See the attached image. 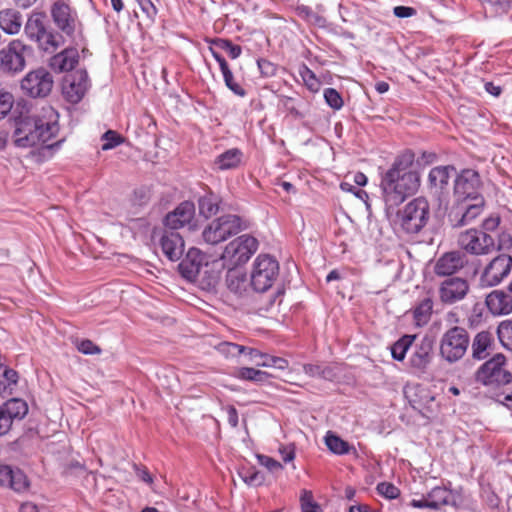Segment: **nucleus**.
Instances as JSON below:
<instances>
[{
	"mask_svg": "<svg viewBox=\"0 0 512 512\" xmlns=\"http://www.w3.org/2000/svg\"><path fill=\"white\" fill-rule=\"evenodd\" d=\"M14 97L9 92L0 93V120L3 119L12 109Z\"/></svg>",
	"mask_w": 512,
	"mask_h": 512,
	"instance_id": "5fc2aeb1",
	"label": "nucleus"
},
{
	"mask_svg": "<svg viewBox=\"0 0 512 512\" xmlns=\"http://www.w3.org/2000/svg\"><path fill=\"white\" fill-rule=\"evenodd\" d=\"M433 310L431 298H424L414 309V318L418 324L427 323Z\"/></svg>",
	"mask_w": 512,
	"mask_h": 512,
	"instance_id": "79ce46f5",
	"label": "nucleus"
},
{
	"mask_svg": "<svg viewBox=\"0 0 512 512\" xmlns=\"http://www.w3.org/2000/svg\"><path fill=\"white\" fill-rule=\"evenodd\" d=\"M377 492L387 498V499H396L400 495V490L398 487H396L394 484L389 482H380L377 484L376 487Z\"/></svg>",
	"mask_w": 512,
	"mask_h": 512,
	"instance_id": "3c124183",
	"label": "nucleus"
},
{
	"mask_svg": "<svg viewBox=\"0 0 512 512\" xmlns=\"http://www.w3.org/2000/svg\"><path fill=\"white\" fill-rule=\"evenodd\" d=\"M222 76L226 87L236 96L245 97L247 92L244 87L235 80L233 72L230 68L222 71Z\"/></svg>",
	"mask_w": 512,
	"mask_h": 512,
	"instance_id": "c03bdc74",
	"label": "nucleus"
},
{
	"mask_svg": "<svg viewBox=\"0 0 512 512\" xmlns=\"http://www.w3.org/2000/svg\"><path fill=\"white\" fill-rule=\"evenodd\" d=\"M492 344L493 336L490 332L477 333L472 342V357L476 360L485 359L489 355Z\"/></svg>",
	"mask_w": 512,
	"mask_h": 512,
	"instance_id": "7c9ffc66",
	"label": "nucleus"
},
{
	"mask_svg": "<svg viewBox=\"0 0 512 512\" xmlns=\"http://www.w3.org/2000/svg\"><path fill=\"white\" fill-rule=\"evenodd\" d=\"M301 512H322L319 504L313 501L312 494L305 491L301 497Z\"/></svg>",
	"mask_w": 512,
	"mask_h": 512,
	"instance_id": "6e6d98bb",
	"label": "nucleus"
},
{
	"mask_svg": "<svg viewBox=\"0 0 512 512\" xmlns=\"http://www.w3.org/2000/svg\"><path fill=\"white\" fill-rule=\"evenodd\" d=\"M219 350L227 356L236 357L246 352V346L224 342L219 345Z\"/></svg>",
	"mask_w": 512,
	"mask_h": 512,
	"instance_id": "864d4df0",
	"label": "nucleus"
},
{
	"mask_svg": "<svg viewBox=\"0 0 512 512\" xmlns=\"http://www.w3.org/2000/svg\"><path fill=\"white\" fill-rule=\"evenodd\" d=\"M22 26V16L19 12L6 9L0 12V28L7 34H17Z\"/></svg>",
	"mask_w": 512,
	"mask_h": 512,
	"instance_id": "2f4dec72",
	"label": "nucleus"
},
{
	"mask_svg": "<svg viewBox=\"0 0 512 512\" xmlns=\"http://www.w3.org/2000/svg\"><path fill=\"white\" fill-rule=\"evenodd\" d=\"M393 13L398 18H408L416 14V10L409 6H396Z\"/></svg>",
	"mask_w": 512,
	"mask_h": 512,
	"instance_id": "69168bd1",
	"label": "nucleus"
},
{
	"mask_svg": "<svg viewBox=\"0 0 512 512\" xmlns=\"http://www.w3.org/2000/svg\"><path fill=\"white\" fill-rule=\"evenodd\" d=\"M226 285L234 294L242 295L247 288L246 274L237 268L227 269Z\"/></svg>",
	"mask_w": 512,
	"mask_h": 512,
	"instance_id": "72a5a7b5",
	"label": "nucleus"
},
{
	"mask_svg": "<svg viewBox=\"0 0 512 512\" xmlns=\"http://www.w3.org/2000/svg\"><path fill=\"white\" fill-rule=\"evenodd\" d=\"M51 17L56 27L68 37H73L78 24V16L64 0L55 1L51 6Z\"/></svg>",
	"mask_w": 512,
	"mask_h": 512,
	"instance_id": "dca6fc26",
	"label": "nucleus"
},
{
	"mask_svg": "<svg viewBox=\"0 0 512 512\" xmlns=\"http://www.w3.org/2000/svg\"><path fill=\"white\" fill-rule=\"evenodd\" d=\"M437 159V155L434 152L423 151L417 159L419 165H430Z\"/></svg>",
	"mask_w": 512,
	"mask_h": 512,
	"instance_id": "338daca9",
	"label": "nucleus"
},
{
	"mask_svg": "<svg viewBox=\"0 0 512 512\" xmlns=\"http://www.w3.org/2000/svg\"><path fill=\"white\" fill-rule=\"evenodd\" d=\"M486 13L499 17L512 10V0H479Z\"/></svg>",
	"mask_w": 512,
	"mask_h": 512,
	"instance_id": "c9c22d12",
	"label": "nucleus"
},
{
	"mask_svg": "<svg viewBox=\"0 0 512 512\" xmlns=\"http://www.w3.org/2000/svg\"><path fill=\"white\" fill-rule=\"evenodd\" d=\"M24 33L44 52L53 53L64 43L62 35L47 27L46 16L42 12H34L28 17Z\"/></svg>",
	"mask_w": 512,
	"mask_h": 512,
	"instance_id": "7ed1b4c3",
	"label": "nucleus"
},
{
	"mask_svg": "<svg viewBox=\"0 0 512 512\" xmlns=\"http://www.w3.org/2000/svg\"><path fill=\"white\" fill-rule=\"evenodd\" d=\"M207 271H202V275L198 280H201L208 288L215 287L221 278V273L227 269L226 265L222 262V258L214 259L211 262L205 261L204 265Z\"/></svg>",
	"mask_w": 512,
	"mask_h": 512,
	"instance_id": "c85d7f7f",
	"label": "nucleus"
},
{
	"mask_svg": "<svg viewBox=\"0 0 512 512\" xmlns=\"http://www.w3.org/2000/svg\"><path fill=\"white\" fill-rule=\"evenodd\" d=\"M195 215V205L191 201L181 202L164 218V225L170 230H178L189 224Z\"/></svg>",
	"mask_w": 512,
	"mask_h": 512,
	"instance_id": "412c9836",
	"label": "nucleus"
},
{
	"mask_svg": "<svg viewBox=\"0 0 512 512\" xmlns=\"http://www.w3.org/2000/svg\"><path fill=\"white\" fill-rule=\"evenodd\" d=\"M243 156L239 148H231L219 154L214 164L221 171L236 169L241 165Z\"/></svg>",
	"mask_w": 512,
	"mask_h": 512,
	"instance_id": "c756f323",
	"label": "nucleus"
},
{
	"mask_svg": "<svg viewBox=\"0 0 512 512\" xmlns=\"http://www.w3.org/2000/svg\"><path fill=\"white\" fill-rule=\"evenodd\" d=\"M298 73L309 91L313 93L319 91L320 82L315 73L306 64L299 66Z\"/></svg>",
	"mask_w": 512,
	"mask_h": 512,
	"instance_id": "a19ab883",
	"label": "nucleus"
},
{
	"mask_svg": "<svg viewBox=\"0 0 512 512\" xmlns=\"http://www.w3.org/2000/svg\"><path fill=\"white\" fill-rule=\"evenodd\" d=\"M474 203L466 204L463 206V210L461 213H455V223L454 226L462 227L472 223L483 211L484 208V198L477 197V199H473Z\"/></svg>",
	"mask_w": 512,
	"mask_h": 512,
	"instance_id": "bb28decb",
	"label": "nucleus"
},
{
	"mask_svg": "<svg viewBox=\"0 0 512 512\" xmlns=\"http://www.w3.org/2000/svg\"><path fill=\"white\" fill-rule=\"evenodd\" d=\"M323 97L326 104L333 110H340L344 105L341 94L334 88L324 89Z\"/></svg>",
	"mask_w": 512,
	"mask_h": 512,
	"instance_id": "09e8293b",
	"label": "nucleus"
},
{
	"mask_svg": "<svg viewBox=\"0 0 512 512\" xmlns=\"http://www.w3.org/2000/svg\"><path fill=\"white\" fill-rule=\"evenodd\" d=\"M160 246L164 255L170 261H177L184 252V241L182 236L175 230H166L161 239Z\"/></svg>",
	"mask_w": 512,
	"mask_h": 512,
	"instance_id": "b1692460",
	"label": "nucleus"
},
{
	"mask_svg": "<svg viewBox=\"0 0 512 512\" xmlns=\"http://www.w3.org/2000/svg\"><path fill=\"white\" fill-rule=\"evenodd\" d=\"M322 365L307 363L303 365V371L306 375L313 378H321Z\"/></svg>",
	"mask_w": 512,
	"mask_h": 512,
	"instance_id": "0e129e2a",
	"label": "nucleus"
},
{
	"mask_svg": "<svg viewBox=\"0 0 512 512\" xmlns=\"http://www.w3.org/2000/svg\"><path fill=\"white\" fill-rule=\"evenodd\" d=\"M462 498L458 490L451 488V483L448 485L442 484L433 487L421 499H412L409 505L418 509H433L438 510L443 506L458 507L461 504Z\"/></svg>",
	"mask_w": 512,
	"mask_h": 512,
	"instance_id": "1a4fd4ad",
	"label": "nucleus"
},
{
	"mask_svg": "<svg viewBox=\"0 0 512 512\" xmlns=\"http://www.w3.org/2000/svg\"><path fill=\"white\" fill-rule=\"evenodd\" d=\"M257 66L261 75L267 78L274 76L277 72V66L267 59H258Z\"/></svg>",
	"mask_w": 512,
	"mask_h": 512,
	"instance_id": "13d9d810",
	"label": "nucleus"
},
{
	"mask_svg": "<svg viewBox=\"0 0 512 512\" xmlns=\"http://www.w3.org/2000/svg\"><path fill=\"white\" fill-rule=\"evenodd\" d=\"M51 73L43 68L28 72L21 80L20 87L23 93L32 98H43L50 94L53 88Z\"/></svg>",
	"mask_w": 512,
	"mask_h": 512,
	"instance_id": "f8f14e48",
	"label": "nucleus"
},
{
	"mask_svg": "<svg viewBox=\"0 0 512 512\" xmlns=\"http://www.w3.org/2000/svg\"><path fill=\"white\" fill-rule=\"evenodd\" d=\"M469 291L467 280L460 277H448L439 286V298L444 304H454L465 298Z\"/></svg>",
	"mask_w": 512,
	"mask_h": 512,
	"instance_id": "aec40b11",
	"label": "nucleus"
},
{
	"mask_svg": "<svg viewBox=\"0 0 512 512\" xmlns=\"http://www.w3.org/2000/svg\"><path fill=\"white\" fill-rule=\"evenodd\" d=\"M480 176L473 169H463L455 178L454 195L458 201H466L482 197L479 190Z\"/></svg>",
	"mask_w": 512,
	"mask_h": 512,
	"instance_id": "2eb2a0df",
	"label": "nucleus"
},
{
	"mask_svg": "<svg viewBox=\"0 0 512 512\" xmlns=\"http://www.w3.org/2000/svg\"><path fill=\"white\" fill-rule=\"evenodd\" d=\"M0 486L21 493L28 489L29 481L22 470L10 465H0Z\"/></svg>",
	"mask_w": 512,
	"mask_h": 512,
	"instance_id": "4be33fe9",
	"label": "nucleus"
},
{
	"mask_svg": "<svg viewBox=\"0 0 512 512\" xmlns=\"http://www.w3.org/2000/svg\"><path fill=\"white\" fill-rule=\"evenodd\" d=\"M295 13L301 19L316 25H320L323 22V18L316 14L309 6L307 5H297L295 7Z\"/></svg>",
	"mask_w": 512,
	"mask_h": 512,
	"instance_id": "de8ad7c7",
	"label": "nucleus"
},
{
	"mask_svg": "<svg viewBox=\"0 0 512 512\" xmlns=\"http://www.w3.org/2000/svg\"><path fill=\"white\" fill-rule=\"evenodd\" d=\"M416 340L415 335H404L399 338L392 346H391V355L392 358L396 361H403L408 350L411 349L412 344Z\"/></svg>",
	"mask_w": 512,
	"mask_h": 512,
	"instance_id": "e433bc0d",
	"label": "nucleus"
},
{
	"mask_svg": "<svg viewBox=\"0 0 512 512\" xmlns=\"http://www.w3.org/2000/svg\"><path fill=\"white\" fill-rule=\"evenodd\" d=\"M278 261L267 254H259L251 268L250 285L255 292L263 293L269 290L279 276Z\"/></svg>",
	"mask_w": 512,
	"mask_h": 512,
	"instance_id": "0eeeda50",
	"label": "nucleus"
},
{
	"mask_svg": "<svg viewBox=\"0 0 512 512\" xmlns=\"http://www.w3.org/2000/svg\"><path fill=\"white\" fill-rule=\"evenodd\" d=\"M226 412L229 425L233 428L237 427L239 423L237 409L233 405H228L226 408Z\"/></svg>",
	"mask_w": 512,
	"mask_h": 512,
	"instance_id": "774afa93",
	"label": "nucleus"
},
{
	"mask_svg": "<svg viewBox=\"0 0 512 512\" xmlns=\"http://www.w3.org/2000/svg\"><path fill=\"white\" fill-rule=\"evenodd\" d=\"M476 381L485 386L498 388L512 382V374L506 368V358L503 354H496L483 363L475 375Z\"/></svg>",
	"mask_w": 512,
	"mask_h": 512,
	"instance_id": "6e6552de",
	"label": "nucleus"
},
{
	"mask_svg": "<svg viewBox=\"0 0 512 512\" xmlns=\"http://www.w3.org/2000/svg\"><path fill=\"white\" fill-rule=\"evenodd\" d=\"M486 305L493 315H507L512 312L511 295L495 290L487 295Z\"/></svg>",
	"mask_w": 512,
	"mask_h": 512,
	"instance_id": "393cba45",
	"label": "nucleus"
},
{
	"mask_svg": "<svg viewBox=\"0 0 512 512\" xmlns=\"http://www.w3.org/2000/svg\"><path fill=\"white\" fill-rule=\"evenodd\" d=\"M32 55V47L21 40H13L0 52V66L4 72L19 73L25 68L27 58Z\"/></svg>",
	"mask_w": 512,
	"mask_h": 512,
	"instance_id": "9b49d317",
	"label": "nucleus"
},
{
	"mask_svg": "<svg viewBox=\"0 0 512 512\" xmlns=\"http://www.w3.org/2000/svg\"><path fill=\"white\" fill-rule=\"evenodd\" d=\"M430 217V205L426 198L417 197L408 202L397 213V224L406 234H417L427 224Z\"/></svg>",
	"mask_w": 512,
	"mask_h": 512,
	"instance_id": "39448f33",
	"label": "nucleus"
},
{
	"mask_svg": "<svg viewBox=\"0 0 512 512\" xmlns=\"http://www.w3.org/2000/svg\"><path fill=\"white\" fill-rule=\"evenodd\" d=\"M258 462L264 466L268 471L275 473L283 469V465L274 458L266 455H258Z\"/></svg>",
	"mask_w": 512,
	"mask_h": 512,
	"instance_id": "4d7b16f0",
	"label": "nucleus"
},
{
	"mask_svg": "<svg viewBox=\"0 0 512 512\" xmlns=\"http://www.w3.org/2000/svg\"><path fill=\"white\" fill-rule=\"evenodd\" d=\"M211 44L228 53L231 59H237L242 53L240 45L234 44L231 40L223 38H215L211 40Z\"/></svg>",
	"mask_w": 512,
	"mask_h": 512,
	"instance_id": "37998d69",
	"label": "nucleus"
},
{
	"mask_svg": "<svg viewBox=\"0 0 512 512\" xmlns=\"http://www.w3.org/2000/svg\"><path fill=\"white\" fill-rule=\"evenodd\" d=\"M512 257L500 254L495 257L484 269L480 281L482 286L492 287L498 285L511 271Z\"/></svg>",
	"mask_w": 512,
	"mask_h": 512,
	"instance_id": "a211bd4d",
	"label": "nucleus"
},
{
	"mask_svg": "<svg viewBox=\"0 0 512 512\" xmlns=\"http://www.w3.org/2000/svg\"><path fill=\"white\" fill-rule=\"evenodd\" d=\"M18 382V373L12 368L0 364V390L16 385Z\"/></svg>",
	"mask_w": 512,
	"mask_h": 512,
	"instance_id": "49530a36",
	"label": "nucleus"
},
{
	"mask_svg": "<svg viewBox=\"0 0 512 512\" xmlns=\"http://www.w3.org/2000/svg\"><path fill=\"white\" fill-rule=\"evenodd\" d=\"M470 344L468 331L459 326L448 329L440 340V355L448 363L462 359Z\"/></svg>",
	"mask_w": 512,
	"mask_h": 512,
	"instance_id": "9d476101",
	"label": "nucleus"
},
{
	"mask_svg": "<svg viewBox=\"0 0 512 512\" xmlns=\"http://www.w3.org/2000/svg\"><path fill=\"white\" fill-rule=\"evenodd\" d=\"M0 407L12 424L15 420H22L28 413L27 403L20 398L9 399Z\"/></svg>",
	"mask_w": 512,
	"mask_h": 512,
	"instance_id": "473e14b6",
	"label": "nucleus"
},
{
	"mask_svg": "<svg viewBox=\"0 0 512 512\" xmlns=\"http://www.w3.org/2000/svg\"><path fill=\"white\" fill-rule=\"evenodd\" d=\"M90 87L88 73L85 70H75L64 76L62 81V94L72 103H79Z\"/></svg>",
	"mask_w": 512,
	"mask_h": 512,
	"instance_id": "4468645a",
	"label": "nucleus"
},
{
	"mask_svg": "<svg viewBox=\"0 0 512 512\" xmlns=\"http://www.w3.org/2000/svg\"><path fill=\"white\" fill-rule=\"evenodd\" d=\"M325 443L328 449L337 455H345L350 452V445L348 442L341 439L339 436L328 432L325 436Z\"/></svg>",
	"mask_w": 512,
	"mask_h": 512,
	"instance_id": "4c0bfd02",
	"label": "nucleus"
},
{
	"mask_svg": "<svg viewBox=\"0 0 512 512\" xmlns=\"http://www.w3.org/2000/svg\"><path fill=\"white\" fill-rule=\"evenodd\" d=\"M458 244L466 253L471 255H487L495 247L493 237L482 230L467 229L458 238Z\"/></svg>",
	"mask_w": 512,
	"mask_h": 512,
	"instance_id": "ddd939ff",
	"label": "nucleus"
},
{
	"mask_svg": "<svg viewBox=\"0 0 512 512\" xmlns=\"http://www.w3.org/2000/svg\"><path fill=\"white\" fill-rule=\"evenodd\" d=\"M497 334L502 345L512 351V321L501 322L497 328Z\"/></svg>",
	"mask_w": 512,
	"mask_h": 512,
	"instance_id": "a18cd8bd",
	"label": "nucleus"
},
{
	"mask_svg": "<svg viewBox=\"0 0 512 512\" xmlns=\"http://www.w3.org/2000/svg\"><path fill=\"white\" fill-rule=\"evenodd\" d=\"M207 256L197 248H190L186 256L179 263V272L183 278L189 281H197L202 275V271H207L204 263Z\"/></svg>",
	"mask_w": 512,
	"mask_h": 512,
	"instance_id": "6ab92c4d",
	"label": "nucleus"
},
{
	"mask_svg": "<svg viewBox=\"0 0 512 512\" xmlns=\"http://www.w3.org/2000/svg\"><path fill=\"white\" fill-rule=\"evenodd\" d=\"M465 256L460 251L444 253L436 262L434 271L438 276L451 277L463 268Z\"/></svg>",
	"mask_w": 512,
	"mask_h": 512,
	"instance_id": "5701e85b",
	"label": "nucleus"
},
{
	"mask_svg": "<svg viewBox=\"0 0 512 512\" xmlns=\"http://www.w3.org/2000/svg\"><path fill=\"white\" fill-rule=\"evenodd\" d=\"M433 341L425 336L418 341H414L410 349L408 365L414 373H423L429 367L432 361Z\"/></svg>",
	"mask_w": 512,
	"mask_h": 512,
	"instance_id": "f3484780",
	"label": "nucleus"
},
{
	"mask_svg": "<svg viewBox=\"0 0 512 512\" xmlns=\"http://www.w3.org/2000/svg\"><path fill=\"white\" fill-rule=\"evenodd\" d=\"M237 378L255 383H264L270 378V374L251 367H242L237 372Z\"/></svg>",
	"mask_w": 512,
	"mask_h": 512,
	"instance_id": "58836bf2",
	"label": "nucleus"
},
{
	"mask_svg": "<svg viewBox=\"0 0 512 512\" xmlns=\"http://www.w3.org/2000/svg\"><path fill=\"white\" fill-rule=\"evenodd\" d=\"M501 219L498 215H491L487 218H485L482 222V231L486 232H493L495 231L499 225H500Z\"/></svg>",
	"mask_w": 512,
	"mask_h": 512,
	"instance_id": "052dcab7",
	"label": "nucleus"
},
{
	"mask_svg": "<svg viewBox=\"0 0 512 512\" xmlns=\"http://www.w3.org/2000/svg\"><path fill=\"white\" fill-rule=\"evenodd\" d=\"M135 473L137 477L148 485L153 484V476L150 474L145 466L134 465Z\"/></svg>",
	"mask_w": 512,
	"mask_h": 512,
	"instance_id": "e2e57ef3",
	"label": "nucleus"
},
{
	"mask_svg": "<svg viewBox=\"0 0 512 512\" xmlns=\"http://www.w3.org/2000/svg\"><path fill=\"white\" fill-rule=\"evenodd\" d=\"M240 478L249 486H260L264 483L265 477L263 473L257 470L254 466L243 467L238 472Z\"/></svg>",
	"mask_w": 512,
	"mask_h": 512,
	"instance_id": "ea45409f",
	"label": "nucleus"
},
{
	"mask_svg": "<svg viewBox=\"0 0 512 512\" xmlns=\"http://www.w3.org/2000/svg\"><path fill=\"white\" fill-rule=\"evenodd\" d=\"M102 141V150L107 151L120 145L124 141V138L116 131L108 130L103 134Z\"/></svg>",
	"mask_w": 512,
	"mask_h": 512,
	"instance_id": "8fccbe9b",
	"label": "nucleus"
},
{
	"mask_svg": "<svg viewBox=\"0 0 512 512\" xmlns=\"http://www.w3.org/2000/svg\"><path fill=\"white\" fill-rule=\"evenodd\" d=\"M141 9L142 13L146 16V18L153 23L158 14V9L156 8L153 0H135Z\"/></svg>",
	"mask_w": 512,
	"mask_h": 512,
	"instance_id": "603ef678",
	"label": "nucleus"
},
{
	"mask_svg": "<svg viewBox=\"0 0 512 512\" xmlns=\"http://www.w3.org/2000/svg\"><path fill=\"white\" fill-rule=\"evenodd\" d=\"M78 51L74 48L65 49L54 55L49 62L52 70L55 72L71 71L78 63Z\"/></svg>",
	"mask_w": 512,
	"mask_h": 512,
	"instance_id": "a878e982",
	"label": "nucleus"
},
{
	"mask_svg": "<svg viewBox=\"0 0 512 512\" xmlns=\"http://www.w3.org/2000/svg\"><path fill=\"white\" fill-rule=\"evenodd\" d=\"M250 222L238 215L226 214L212 220L202 231L207 244L216 245L247 230Z\"/></svg>",
	"mask_w": 512,
	"mask_h": 512,
	"instance_id": "20e7f679",
	"label": "nucleus"
},
{
	"mask_svg": "<svg viewBox=\"0 0 512 512\" xmlns=\"http://www.w3.org/2000/svg\"><path fill=\"white\" fill-rule=\"evenodd\" d=\"M415 153L406 149L397 155L391 166L380 174L382 199L387 209H394L418 191L420 175L411 169Z\"/></svg>",
	"mask_w": 512,
	"mask_h": 512,
	"instance_id": "f257e3e1",
	"label": "nucleus"
},
{
	"mask_svg": "<svg viewBox=\"0 0 512 512\" xmlns=\"http://www.w3.org/2000/svg\"><path fill=\"white\" fill-rule=\"evenodd\" d=\"M259 242L250 234H243L231 240L224 248L221 258L227 269L246 264L257 252Z\"/></svg>",
	"mask_w": 512,
	"mask_h": 512,
	"instance_id": "423d86ee",
	"label": "nucleus"
},
{
	"mask_svg": "<svg viewBox=\"0 0 512 512\" xmlns=\"http://www.w3.org/2000/svg\"><path fill=\"white\" fill-rule=\"evenodd\" d=\"M58 119L59 115L53 107L44 106L39 114L25 119L15 129V145L22 148L40 146L42 153L51 157L63 142L62 139L49 143L59 132Z\"/></svg>",
	"mask_w": 512,
	"mask_h": 512,
	"instance_id": "f03ea898",
	"label": "nucleus"
},
{
	"mask_svg": "<svg viewBox=\"0 0 512 512\" xmlns=\"http://www.w3.org/2000/svg\"><path fill=\"white\" fill-rule=\"evenodd\" d=\"M220 198L218 195L209 192L198 199L199 213L205 218L216 215L219 211Z\"/></svg>",
	"mask_w": 512,
	"mask_h": 512,
	"instance_id": "f704fd0d",
	"label": "nucleus"
},
{
	"mask_svg": "<svg viewBox=\"0 0 512 512\" xmlns=\"http://www.w3.org/2000/svg\"><path fill=\"white\" fill-rule=\"evenodd\" d=\"M77 349L85 355H94L101 352V349L89 339L81 340L77 345Z\"/></svg>",
	"mask_w": 512,
	"mask_h": 512,
	"instance_id": "bf43d9fd",
	"label": "nucleus"
},
{
	"mask_svg": "<svg viewBox=\"0 0 512 512\" xmlns=\"http://www.w3.org/2000/svg\"><path fill=\"white\" fill-rule=\"evenodd\" d=\"M339 369L337 365H322L321 379L333 381L338 377Z\"/></svg>",
	"mask_w": 512,
	"mask_h": 512,
	"instance_id": "680f3d73",
	"label": "nucleus"
},
{
	"mask_svg": "<svg viewBox=\"0 0 512 512\" xmlns=\"http://www.w3.org/2000/svg\"><path fill=\"white\" fill-rule=\"evenodd\" d=\"M456 169L452 165L436 166L432 168L428 174V184L430 188H434L442 192L449 184L451 174Z\"/></svg>",
	"mask_w": 512,
	"mask_h": 512,
	"instance_id": "cd10ccee",
	"label": "nucleus"
}]
</instances>
